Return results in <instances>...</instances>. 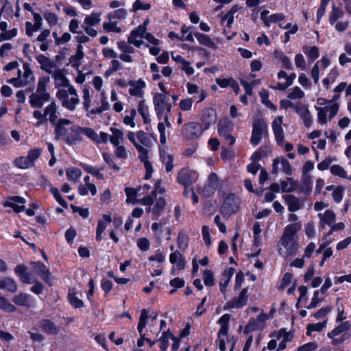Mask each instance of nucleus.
<instances>
[{"label":"nucleus","instance_id":"obj_24","mask_svg":"<svg viewBox=\"0 0 351 351\" xmlns=\"http://www.w3.org/2000/svg\"><path fill=\"white\" fill-rule=\"evenodd\" d=\"M269 11L265 10L261 12V19L267 27H269L271 24L278 23L285 19L283 13H276L268 16Z\"/></svg>","mask_w":351,"mask_h":351},{"label":"nucleus","instance_id":"obj_5","mask_svg":"<svg viewBox=\"0 0 351 351\" xmlns=\"http://www.w3.org/2000/svg\"><path fill=\"white\" fill-rule=\"evenodd\" d=\"M128 140L134 145L139 154V159L143 163L146 171L145 179L149 180L152 177L153 173L152 163L149 160V149L144 148L137 141L136 133L129 131L127 134Z\"/></svg>","mask_w":351,"mask_h":351},{"label":"nucleus","instance_id":"obj_33","mask_svg":"<svg viewBox=\"0 0 351 351\" xmlns=\"http://www.w3.org/2000/svg\"><path fill=\"white\" fill-rule=\"evenodd\" d=\"M49 93L36 92L29 97V103L32 107L41 108L44 103L49 99Z\"/></svg>","mask_w":351,"mask_h":351},{"label":"nucleus","instance_id":"obj_16","mask_svg":"<svg viewBox=\"0 0 351 351\" xmlns=\"http://www.w3.org/2000/svg\"><path fill=\"white\" fill-rule=\"evenodd\" d=\"M129 94L132 97L143 98L144 95V89L146 86L145 82L142 79L137 80H130L128 82Z\"/></svg>","mask_w":351,"mask_h":351},{"label":"nucleus","instance_id":"obj_20","mask_svg":"<svg viewBox=\"0 0 351 351\" xmlns=\"http://www.w3.org/2000/svg\"><path fill=\"white\" fill-rule=\"evenodd\" d=\"M279 171H282L287 175L292 173V169L289 162L285 158H277L273 162V172L278 173Z\"/></svg>","mask_w":351,"mask_h":351},{"label":"nucleus","instance_id":"obj_21","mask_svg":"<svg viewBox=\"0 0 351 351\" xmlns=\"http://www.w3.org/2000/svg\"><path fill=\"white\" fill-rule=\"evenodd\" d=\"M52 75L54 79L56 87L59 88H69V86H73L70 84V82L66 78L63 70L57 68Z\"/></svg>","mask_w":351,"mask_h":351},{"label":"nucleus","instance_id":"obj_12","mask_svg":"<svg viewBox=\"0 0 351 351\" xmlns=\"http://www.w3.org/2000/svg\"><path fill=\"white\" fill-rule=\"evenodd\" d=\"M267 124L263 119H258L254 121L250 138V142L253 145L256 146L259 143L263 136L267 132Z\"/></svg>","mask_w":351,"mask_h":351},{"label":"nucleus","instance_id":"obj_19","mask_svg":"<svg viewBox=\"0 0 351 351\" xmlns=\"http://www.w3.org/2000/svg\"><path fill=\"white\" fill-rule=\"evenodd\" d=\"M142 189H147L149 191L150 189V186L148 184H144L139 186L136 190L132 188H126L125 191L127 195V202L132 204H134L136 202L139 203L140 197L141 195L145 193L144 192H141Z\"/></svg>","mask_w":351,"mask_h":351},{"label":"nucleus","instance_id":"obj_1","mask_svg":"<svg viewBox=\"0 0 351 351\" xmlns=\"http://www.w3.org/2000/svg\"><path fill=\"white\" fill-rule=\"evenodd\" d=\"M82 94L83 108L87 112V116H95L109 110L110 105L105 91L100 93V101H98L97 98H93L90 95V92L88 88H83Z\"/></svg>","mask_w":351,"mask_h":351},{"label":"nucleus","instance_id":"obj_37","mask_svg":"<svg viewBox=\"0 0 351 351\" xmlns=\"http://www.w3.org/2000/svg\"><path fill=\"white\" fill-rule=\"evenodd\" d=\"M283 198L290 212H295L303 206V202L297 197L292 195H285Z\"/></svg>","mask_w":351,"mask_h":351},{"label":"nucleus","instance_id":"obj_51","mask_svg":"<svg viewBox=\"0 0 351 351\" xmlns=\"http://www.w3.org/2000/svg\"><path fill=\"white\" fill-rule=\"evenodd\" d=\"M326 190L328 191H331L332 192V199L336 203H340L342 201L343 193H344V188L343 186H335L333 185H330V186H326Z\"/></svg>","mask_w":351,"mask_h":351},{"label":"nucleus","instance_id":"obj_18","mask_svg":"<svg viewBox=\"0 0 351 351\" xmlns=\"http://www.w3.org/2000/svg\"><path fill=\"white\" fill-rule=\"evenodd\" d=\"M283 119V116H278L273 120L271 125L276 142L280 145H282L284 142V130L282 127Z\"/></svg>","mask_w":351,"mask_h":351},{"label":"nucleus","instance_id":"obj_3","mask_svg":"<svg viewBox=\"0 0 351 351\" xmlns=\"http://www.w3.org/2000/svg\"><path fill=\"white\" fill-rule=\"evenodd\" d=\"M71 123L69 119H59L56 126V132L58 138L63 139L68 145H73L82 141V130L78 125L65 128L66 125H69Z\"/></svg>","mask_w":351,"mask_h":351},{"label":"nucleus","instance_id":"obj_38","mask_svg":"<svg viewBox=\"0 0 351 351\" xmlns=\"http://www.w3.org/2000/svg\"><path fill=\"white\" fill-rule=\"evenodd\" d=\"M37 61L40 64V68L48 73L52 74L57 69L56 64L44 55L38 56Z\"/></svg>","mask_w":351,"mask_h":351},{"label":"nucleus","instance_id":"obj_48","mask_svg":"<svg viewBox=\"0 0 351 351\" xmlns=\"http://www.w3.org/2000/svg\"><path fill=\"white\" fill-rule=\"evenodd\" d=\"M162 120L163 121H160L158 124V130L160 133V141L164 145L166 143L167 138L165 135V128L170 127L171 124L169 122V114H165L164 117H162Z\"/></svg>","mask_w":351,"mask_h":351},{"label":"nucleus","instance_id":"obj_29","mask_svg":"<svg viewBox=\"0 0 351 351\" xmlns=\"http://www.w3.org/2000/svg\"><path fill=\"white\" fill-rule=\"evenodd\" d=\"M247 293V288H244L240 293L238 298L233 299L231 301H229L227 303L228 308H241L245 306L247 304L248 296Z\"/></svg>","mask_w":351,"mask_h":351},{"label":"nucleus","instance_id":"obj_59","mask_svg":"<svg viewBox=\"0 0 351 351\" xmlns=\"http://www.w3.org/2000/svg\"><path fill=\"white\" fill-rule=\"evenodd\" d=\"M78 191L81 195H87L89 192L92 195H95L97 193V188L93 183L80 184L78 186Z\"/></svg>","mask_w":351,"mask_h":351},{"label":"nucleus","instance_id":"obj_44","mask_svg":"<svg viewBox=\"0 0 351 351\" xmlns=\"http://www.w3.org/2000/svg\"><path fill=\"white\" fill-rule=\"evenodd\" d=\"M40 328L49 335H56L59 332V328L49 319H43L39 323Z\"/></svg>","mask_w":351,"mask_h":351},{"label":"nucleus","instance_id":"obj_54","mask_svg":"<svg viewBox=\"0 0 351 351\" xmlns=\"http://www.w3.org/2000/svg\"><path fill=\"white\" fill-rule=\"evenodd\" d=\"M281 192L289 193L296 190L298 183L293 178H287L286 180L280 182Z\"/></svg>","mask_w":351,"mask_h":351},{"label":"nucleus","instance_id":"obj_31","mask_svg":"<svg viewBox=\"0 0 351 351\" xmlns=\"http://www.w3.org/2000/svg\"><path fill=\"white\" fill-rule=\"evenodd\" d=\"M12 302L17 306L29 308L34 305V301L30 295L20 293L12 298Z\"/></svg>","mask_w":351,"mask_h":351},{"label":"nucleus","instance_id":"obj_10","mask_svg":"<svg viewBox=\"0 0 351 351\" xmlns=\"http://www.w3.org/2000/svg\"><path fill=\"white\" fill-rule=\"evenodd\" d=\"M269 319L267 314L263 311L256 318L251 317L244 328V333L249 335L252 332L261 330L266 326V321Z\"/></svg>","mask_w":351,"mask_h":351},{"label":"nucleus","instance_id":"obj_63","mask_svg":"<svg viewBox=\"0 0 351 351\" xmlns=\"http://www.w3.org/2000/svg\"><path fill=\"white\" fill-rule=\"evenodd\" d=\"M149 318V311L147 309H143L141 312L139 322L138 324V331L141 335L143 332V329L147 325V322Z\"/></svg>","mask_w":351,"mask_h":351},{"label":"nucleus","instance_id":"obj_8","mask_svg":"<svg viewBox=\"0 0 351 351\" xmlns=\"http://www.w3.org/2000/svg\"><path fill=\"white\" fill-rule=\"evenodd\" d=\"M101 12H93L91 14L86 16L84 18L82 28L85 33L91 37H95L97 35V31L94 27L99 25L101 21Z\"/></svg>","mask_w":351,"mask_h":351},{"label":"nucleus","instance_id":"obj_30","mask_svg":"<svg viewBox=\"0 0 351 351\" xmlns=\"http://www.w3.org/2000/svg\"><path fill=\"white\" fill-rule=\"evenodd\" d=\"M112 221V218L108 215H104L102 218L98 220L97 226L96 228V240L101 241L102 240V234Z\"/></svg>","mask_w":351,"mask_h":351},{"label":"nucleus","instance_id":"obj_26","mask_svg":"<svg viewBox=\"0 0 351 351\" xmlns=\"http://www.w3.org/2000/svg\"><path fill=\"white\" fill-rule=\"evenodd\" d=\"M271 337H276L278 341H280L278 345V350H284L287 347V343L292 340L293 334L291 332L286 331L285 329H280L274 332Z\"/></svg>","mask_w":351,"mask_h":351},{"label":"nucleus","instance_id":"obj_42","mask_svg":"<svg viewBox=\"0 0 351 351\" xmlns=\"http://www.w3.org/2000/svg\"><path fill=\"white\" fill-rule=\"evenodd\" d=\"M111 134H108V141L113 145H120L124 138V134L122 130L114 127L109 128Z\"/></svg>","mask_w":351,"mask_h":351},{"label":"nucleus","instance_id":"obj_22","mask_svg":"<svg viewBox=\"0 0 351 351\" xmlns=\"http://www.w3.org/2000/svg\"><path fill=\"white\" fill-rule=\"evenodd\" d=\"M144 27L138 26L135 29L132 30L128 38L130 44L134 45L136 47H140L143 44L144 38Z\"/></svg>","mask_w":351,"mask_h":351},{"label":"nucleus","instance_id":"obj_60","mask_svg":"<svg viewBox=\"0 0 351 351\" xmlns=\"http://www.w3.org/2000/svg\"><path fill=\"white\" fill-rule=\"evenodd\" d=\"M136 138L139 144H141L144 148H147L149 149L151 145V138L147 134L142 130H139L136 132Z\"/></svg>","mask_w":351,"mask_h":351},{"label":"nucleus","instance_id":"obj_35","mask_svg":"<svg viewBox=\"0 0 351 351\" xmlns=\"http://www.w3.org/2000/svg\"><path fill=\"white\" fill-rule=\"evenodd\" d=\"M319 219V225L322 228H324L326 225L331 227L335 223L336 215L331 210H326L324 213H319L318 214Z\"/></svg>","mask_w":351,"mask_h":351},{"label":"nucleus","instance_id":"obj_9","mask_svg":"<svg viewBox=\"0 0 351 351\" xmlns=\"http://www.w3.org/2000/svg\"><path fill=\"white\" fill-rule=\"evenodd\" d=\"M240 199L234 195L227 196L221 207V214L225 217H229L236 213L240 207Z\"/></svg>","mask_w":351,"mask_h":351},{"label":"nucleus","instance_id":"obj_28","mask_svg":"<svg viewBox=\"0 0 351 351\" xmlns=\"http://www.w3.org/2000/svg\"><path fill=\"white\" fill-rule=\"evenodd\" d=\"M25 199L21 197L15 196L10 197L3 204L5 207H10L15 213H20L25 208Z\"/></svg>","mask_w":351,"mask_h":351},{"label":"nucleus","instance_id":"obj_23","mask_svg":"<svg viewBox=\"0 0 351 351\" xmlns=\"http://www.w3.org/2000/svg\"><path fill=\"white\" fill-rule=\"evenodd\" d=\"M169 262L173 265L171 273L173 274L176 269L182 270L185 268V261L182 254L178 251H174L169 254Z\"/></svg>","mask_w":351,"mask_h":351},{"label":"nucleus","instance_id":"obj_55","mask_svg":"<svg viewBox=\"0 0 351 351\" xmlns=\"http://www.w3.org/2000/svg\"><path fill=\"white\" fill-rule=\"evenodd\" d=\"M110 101L113 103L112 108L116 112H121L123 110L124 105L119 100L117 90L112 88L110 90Z\"/></svg>","mask_w":351,"mask_h":351},{"label":"nucleus","instance_id":"obj_6","mask_svg":"<svg viewBox=\"0 0 351 351\" xmlns=\"http://www.w3.org/2000/svg\"><path fill=\"white\" fill-rule=\"evenodd\" d=\"M298 240L282 237L278 243V251L282 257L294 256L298 252Z\"/></svg>","mask_w":351,"mask_h":351},{"label":"nucleus","instance_id":"obj_46","mask_svg":"<svg viewBox=\"0 0 351 351\" xmlns=\"http://www.w3.org/2000/svg\"><path fill=\"white\" fill-rule=\"evenodd\" d=\"M148 260L152 263V267L162 266L166 261V254L160 250H157L148 258Z\"/></svg>","mask_w":351,"mask_h":351},{"label":"nucleus","instance_id":"obj_25","mask_svg":"<svg viewBox=\"0 0 351 351\" xmlns=\"http://www.w3.org/2000/svg\"><path fill=\"white\" fill-rule=\"evenodd\" d=\"M202 122L204 125V130H207L217 121V112L213 108H205L201 117Z\"/></svg>","mask_w":351,"mask_h":351},{"label":"nucleus","instance_id":"obj_64","mask_svg":"<svg viewBox=\"0 0 351 351\" xmlns=\"http://www.w3.org/2000/svg\"><path fill=\"white\" fill-rule=\"evenodd\" d=\"M202 278L204 285L207 287H213L215 284L214 273L210 269L203 271Z\"/></svg>","mask_w":351,"mask_h":351},{"label":"nucleus","instance_id":"obj_62","mask_svg":"<svg viewBox=\"0 0 351 351\" xmlns=\"http://www.w3.org/2000/svg\"><path fill=\"white\" fill-rule=\"evenodd\" d=\"M81 170L76 167H70L68 168L66 171V176L67 179L74 182H77L78 181L79 178L81 177Z\"/></svg>","mask_w":351,"mask_h":351},{"label":"nucleus","instance_id":"obj_11","mask_svg":"<svg viewBox=\"0 0 351 351\" xmlns=\"http://www.w3.org/2000/svg\"><path fill=\"white\" fill-rule=\"evenodd\" d=\"M158 342L161 351H166L169 347L170 351H177L180 346L178 337L169 331L163 332Z\"/></svg>","mask_w":351,"mask_h":351},{"label":"nucleus","instance_id":"obj_14","mask_svg":"<svg viewBox=\"0 0 351 351\" xmlns=\"http://www.w3.org/2000/svg\"><path fill=\"white\" fill-rule=\"evenodd\" d=\"M197 178L198 173L197 171L184 168L178 173L177 180L180 184L188 186L195 182Z\"/></svg>","mask_w":351,"mask_h":351},{"label":"nucleus","instance_id":"obj_45","mask_svg":"<svg viewBox=\"0 0 351 351\" xmlns=\"http://www.w3.org/2000/svg\"><path fill=\"white\" fill-rule=\"evenodd\" d=\"M0 289L11 293H15L18 289V287L14 279L9 277H5L0 279Z\"/></svg>","mask_w":351,"mask_h":351},{"label":"nucleus","instance_id":"obj_47","mask_svg":"<svg viewBox=\"0 0 351 351\" xmlns=\"http://www.w3.org/2000/svg\"><path fill=\"white\" fill-rule=\"evenodd\" d=\"M77 293L74 288H70L68 292V300L69 304L75 308H81L84 307V302L78 298Z\"/></svg>","mask_w":351,"mask_h":351},{"label":"nucleus","instance_id":"obj_49","mask_svg":"<svg viewBox=\"0 0 351 351\" xmlns=\"http://www.w3.org/2000/svg\"><path fill=\"white\" fill-rule=\"evenodd\" d=\"M194 36L199 44L214 50L217 49V45L208 35L199 32H194Z\"/></svg>","mask_w":351,"mask_h":351},{"label":"nucleus","instance_id":"obj_40","mask_svg":"<svg viewBox=\"0 0 351 351\" xmlns=\"http://www.w3.org/2000/svg\"><path fill=\"white\" fill-rule=\"evenodd\" d=\"M296 287L295 280H293V276L289 273H286L282 279L281 284L280 285V289H284L285 288H288L287 293L292 294Z\"/></svg>","mask_w":351,"mask_h":351},{"label":"nucleus","instance_id":"obj_27","mask_svg":"<svg viewBox=\"0 0 351 351\" xmlns=\"http://www.w3.org/2000/svg\"><path fill=\"white\" fill-rule=\"evenodd\" d=\"M277 75L279 80L285 79V80L284 82L278 83L277 86L276 87V88L280 90H283L292 85L296 77L295 73H293L290 75H288L285 71L282 70H280L278 73Z\"/></svg>","mask_w":351,"mask_h":351},{"label":"nucleus","instance_id":"obj_41","mask_svg":"<svg viewBox=\"0 0 351 351\" xmlns=\"http://www.w3.org/2000/svg\"><path fill=\"white\" fill-rule=\"evenodd\" d=\"M297 113L302 119L304 125L309 128L313 123V116L309 110L304 106L297 107L295 109Z\"/></svg>","mask_w":351,"mask_h":351},{"label":"nucleus","instance_id":"obj_13","mask_svg":"<svg viewBox=\"0 0 351 351\" xmlns=\"http://www.w3.org/2000/svg\"><path fill=\"white\" fill-rule=\"evenodd\" d=\"M23 73L21 74V71H18L17 78H11L8 80V82L13 84L16 87H22L26 86L33 80L32 71L30 68L27 65H23Z\"/></svg>","mask_w":351,"mask_h":351},{"label":"nucleus","instance_id":"obj_15","mask_svg":"<svg viewBox=\"0 0 351 351\" xmlns=\"http://www.w3.org/2000/svg\"><path fill=\"white\" fill-rule=\"evenodd\" d=\"M82 134L85 135L95 143H106L108 141V134L104 132H100L97 134L90 128L81 127Z\"/></svg>","mask_w":351,"mask_h":351},{"label":"nucleus","instance_id":"obj_36","mask_svg":"<svg viewBox=\"0 0 351 351\" xmlns=\"http://www.w3.org/2000/svg\"><path fill=\"white\" fill-rule=\"evenodd\" d=\"M234 273V269L229 267L226 269L222 274L221 278L219 281L220 291L223 294H225L227 291V287L232 279Z\"/></svg>","mask_w":351,"mask_h":351},{"label":"nucleus","instance_id":"obj_7","mask_svg":"<svg viewBox=\"0 0 351 351\" xmlns=\"http://www.w3.org/2000/svg\"><path fill=\"white\" fill-rule=\"evenodd\" d=\"M153 104L156 116L159 120H162L165 114L171 111L173 106L167 101L165 94L156 93L153 97Z\"/></svg>","mask_w":351,"mask_h":351},{"label":"nucleus","instance_id":"obj_53","mask_svg":"<svg viewBox=\"0 0 351 351\" xmlns=\"http://www.w3.org/2000/svg\"><path fill=\"white\" fill-rule=\"evenodd\" d=\"M302 51L311 62L315 60L319 56V49L317 46H304Z\"/></svg>","mask_w":351,"mask_h":351},{"label":"nucleus","instance_id":"obj_50","mask_svg":"<svg viewBox=\"0 0 351 351\" xmlns=\"http://www.w3.org/2000/svg\"><path fill=\"white\" fill-rule=\"evenodd\" d=\"M230 343L228 331L219 330L216 340L217 346L220 351H226V343Z\"/></svg>","mask_w":351,"mask_h":351},{"label":"nucleus","instance_id":"obj_4","mask_svg":"<svg viewBox=\"0 0 351 351\" xmlns=\"http://www.w3.org/2000/svg\"><path fill=\"white\" fill-rule=\"evenodd\" d=\"M56 97L59 99L62 107L70 111L76 110L80 102L79 95L74 86L69 88H59L56 92Z\"/></svg>","mask_w":351,"mask_h":351},{"label":"nucleus","instance_id":"obj_61","mask_svg":"<svg viewBox=\"0 0 351 351\" xmlns=\"http://www.w3.org/2000/svg\"><path fill=\"white\" fill-rule=\"evenodd\" d=\"M45 117H49L50 122L54 123L57 119V106L54 103L50 104L45 109Z\"/></svg>","mask_w":351,"mask_h":351},{"label":"nucleus","instance_id":"obj_39","mask_svg":"<svg viewBox=\"0 0 351 351\" xmlns=\"http://www.w3.org/2000/svg\"><path fill=\"white\" fill-rule=\"evenodd\" d=\"M301 228L302 223L300 221L291 223L285 226L282 237L290 239H295L298 240L296 234L301 230Z\"/></svg>","mask_w":351,"mask_h":351},{"label":"nucleus","instance_id":"obj_34","mask_svg":"<svg viewBox=\"0 0 351 351\" xmlns=\"http://www.w3.org/2000/svg\"><path fill=\"white\" fill-rule=\"evenodd\" d=\"M231 126L228 121H220L218 124V133L225 139H231L230 145H233L235 143V138L230 134Z\"/></svg>","mask_w":351,"mask_h":351},{"label":"nucleus","instance_id":"obj_32","mask_svg":"<svg viewBox=\"0 0 351 351\" xmlns=\"http://www.w3.org/2000/svg\"><path fill=\"white\" fill-rule=\"evenodd\" d=\"M240 8L239 5H234L228 12L221 16V25L228 28L231 27L234 22L235 14Z\"/></svg>","mask_w":351,"mask_h":351},{"label":"nucleus","instance_id":"obj_17","mask_svg":"<svg viewBox=\"0 0 351 351\" xmlns=\"http://www.w3.org/2000/svg\"><path fill=\"white\" fill-rule=\"evenodd\" d=\"M185 135L188 138L194 139L200 137L204 132L202 126L195 122H190L183 126Z\"/></svg>","mask_w":351,"mask_h":351},{"label":"nucleus","instance_id":"obj_56","mask_svg":"<svg viewBox=\"0 0 351 351\" xmlns=\"http://www.w3.org/2000/svg\"><path fill=\"white\" fill-rule=\"evenodd\" d=\"M274 56L276 59L279 60L280 61L282 66L284 68L287 69H292V64L289 58L286 55H285L283 51L278 49H276L274 51Z\"/></svg>","mask_w":351,"mask_h":351},{"label":"nucleus","instance_id":"obj_43","mask_svg":"<svg viewBox=\"0 0 351 351\" xmlns=\"http://www.w3.org/2000/svg\"><path fill=\"white\" fill-rule=\"evenodd\" d=\"M32 267L35 272L39 275L43 280L48 282L50 280V274L48 268L41 263L34 262Z\"/></svg>","mask_w":351,"mask_h":351},{"label":"nucleus","instance_id":"obj_52","mask_svg":"<svg viewBox=\"0 0 351 351\" xmlns=\"http://www.w3.org/2000/svg\"><path fill=\"white\" fill-rule=\"evenodd\" d=\"M160 158L163 164L165 165V169L167 172H170L173 168V157L165 149L160 150Z\"/></svg>","mask_w":351,"mask_h":351},{"label":"nucleus","instance_id":"obj_2","mask_svg":"<svg viewBox=\"0 0 351 351\" xmlns=\"http://www.w3.org/2000/svg\"><path fill=\"white\" fill-rule=\"evenodd\" d=\"M337 96L328 100L324 98H318L315 105L317 112V122L325 125L335 117L339 110V105L337 102Z\"/></svg>","mask_w":351,"mask_h":351},{"label":"nucleus","instance_id":"obj_57","mask_svg":"<svg viewBox=\"0 0 351 351\" xmlns=\"http://www.w3.org/2000/svg\"><path fill=\"white\" fill-rule=\"evenodd\" d=\"M344 15L343 10L340 8L332 6V11L329 15V23L331 25H334L335 23L338 21L339 19H341Z\"/></svg>","mask_w":351,"mask_h":351},{"label":"nucleus","instance_id":"obj_58","mask_svg":"<svg viewBox=\"0 0 351 351\" xmlns=\"http://www.w3.org/2000/svg\"><path fill=\"white\" fill-rule=\"evenodd\" d=\"M350 327L348 322H345L339 324L337 327L334 328L331 332L328 333V337L330 339H335L337 336L342 332L348 330Z\"/></svg>","mask_w":351,"mask_h":351}]
</instances>
